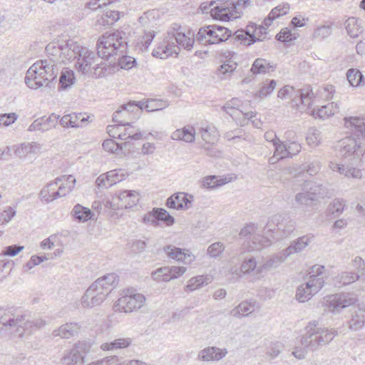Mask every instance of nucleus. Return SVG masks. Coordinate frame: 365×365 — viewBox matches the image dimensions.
<instances>
[{"label":"nucleus","mask_w":365,"mask_h":365,"mask_svg":"<svg viewBox=\"0 0 365 365\" xmlns=\"http://www.w3.org/2000/svg\"><path fill=\"white\" fill-rule=\"evenodd\" d=\"M125 34L116 31L113 33L103 34L96 43L97 53L83 47L75 67L83 73L91 72L96 78L105 76L108 69L103 60H108L114 55L120 54L126 48Z\"/></svg>","instance_id":"1"},{"label":"nucleus","mask_w":365,"mask_h":365,"mask_svg":"<svg viewBox=\"0 0 365 365\" xmlns=\"http://www.w3.org/2000/svg\"><path fill=\"white\" fill-rule=\"evenodd\" d=\"M304 331L301 338L303 349L292 352L299 359L304 358L305 349L315 351L319 346L329 344L337 335L336 330L319 327L316 321L310 322L304 328Z\"/></svg>","instance_id":"2"},{"label":"nucleus","mask_w":365,"mask_h":365,"mask_svg":"<svg viewBox=\"0 0 365 365\" xmlns=\"http://www.w3.org/2000/svg\"><path fill=\"white\" fill-rule=\"evenodd\" d=\"M175 26L177 27L174 26L172 30L168 31L163 41L153 49L152 52L153 56L165 59L173 54L177 56L180 47L187 51L193 48L196 42L195 36L193 38L187 36L184 32L179 31L181 28L180 26Z\"/></svg>","instance_id":"3"},{"label":"nucleus","mask_w":365,"mask_h":365,"mask_svg":"<svg viewBox=\"0 0 365 365\" xmlns=\"http://www.w3.org/2000/svg\"><path fill=\"white\" fill-rule=\"evenodd\" d=\"M250 0H215L201 4L203 13H210L214 19L228 21L237 19Z\"/></svg>","instance_id":"4"},{"label":"nucleus","mask_w":365,"mask_h":365,"mask_svg":"<svg viewBox=\"0 0 365 365\" xmlns=\"http://www.w3.org/2000/svg\"><path fill=\"white\" fill-rule=\"evenodd\" d=\"M232 37V31L227 27L217 24L200 27L195 34L196 42L200 45L219 44Z\"/></svg>","instance_id":"5"},{"label":"nucleus","mask_w":365,"mask_h":365,"mask_svg":"<svg viewBox=\"0 0 365 365\" xmlns=\"http://www.w3.org/2000/svg\"><path fill=\"white\" fill-rule=\"evenodd\" d=\"M145 302V297L143 294L138 293L133 288H128L122 291L114 308L115 311L130 313L140 309Z\"/></svg>","instance_id":"6"},{"label":"nucleus","mask_w":365,"mask_h":365,"mask_svg":"<svg viewBox=\"0 0 365 365\" xmlns=\"http://www.w3.org/2000/svg\"><path fill=\"white\" fill-rule=\"evenodd\" d=\"M335 92L334 86L325 85L317 89L314 93L310 86H307L300 91V103L307 108H310L313 103L319 101H329L333 98Z\"/></svg>","instance_id":"7"},{"label":"nucleus","mask_w":365,"mask_h":365,"mask_svg":"<svg viewBox=\"0 0 365 365\" xmlns=\"http://www.w3.org/2000/svg\"><path fill=\"white\" fill-rule=\"evenodd\" d=\"M91 345L86 341H78L73 348L64 352L61 359L63 365H82L84 364L86 354L90 351Z\"/></svg>","instance_id":"8"},{"label":"nucleus","mask_w":365,"mask_h":365,"mask_svg":"<svg viewBox=\"0 0 365 365\" xmlns=\"http://www.w3.org/2000/svg\"><path fill=\"white\" fill-rule=\"evenodd\" d=\"M328 309L336 314L342 309L354 304L357 302L356 295L350 292H341L327 296Z\"/></svg>","instance_id":"9"},{"label":"nucleus","mask_w":365,"mask_h":365,"mask_svg":"<svg viewBox=\"0 0 365 365\" xmlns=\"http://www.w3.org/2000/svg\"><path fill=\"white\" fill-rule=\"evenodd\" d=\"M46 63V59L38 61L28 69L24 81L29 88L37 89L45 84L44 78L46 76L42 67Z\"/></svg>","instance_id":"10"},{"label":"nucleus","mask_w":365,"mask_h":365,"mask_svg":"<svg viewBox=\"0 0 365 365\" xmlns=\"http://www.w3.org/2000/svg\"><path fill=\"white\" fill-rule=\"evenodd\" d=\"M359 138L347 136L339 142L338 148L340 154L344 157L353 155V160L356 162L361 155H364Z\"/></svg>","instance_id":"11"},{"label":"nucleus","mask_w":365,"mask_h":365,"mask_svg":"<svg viewBox=\"0 0 365 365\" xmlns=\"http://www.w3.org/2000/svg\"><path fill=\"white\" fill-rule=\"evenodd\" d=\"M0 323L4 326H9L11 327H16V331L19 336L24 335V326L28 323L25 320V317L22 314L16 316L12 312L11 309H5L0 307Z\"/></svg>","instance_id":"12"},{"label":"nucleus","mask_w":365,"mask_h":365,"mask_svg":"<svg viewBox=\"0 0 365 365\" xmlns=\"http://www.w3.org/2000/svg\"><path fill=\"white\" fill-rule=\"evenodd\" d=\"M272 225H274L277 230L282 232V237L289 236L295 230V222L284 214L273 215L264 227V230L267 232L272 231V229L269 227Z\"/></svg>","instance_id":"13"},{"label":"nucleus","mask_w":365,"mask_h":365,"mask_svg":"<svg viewBox=\"0 0 365 365\" xmlns=\"http://www.w3.org/2000/svg\"><path fill=\"white\" fill-rule=\"evenodd\" d=\"M108 294L93 283L81 298L83 307L91 308L101 304Z\"/></svg>","instance_id":"14"},{"label":"nucleus","mask_w":365,"mask_h":365,"mask_svg":"<svg viewBox=\"0 0 365 365\" xmlns=\"http://www.w3.org/2000/svg\"><path fill=\"white\" fill-rule=\"evenodd\" d=\"M143 221L154 227H158L160 221L163 222L168 226H170L175 223V218L163 208H153L151 212L145 215Z\"/></svg>","instance_id":"15"},{"label":"nucleus","mask_w":365,"mask_h":365,"mask_svg":"<svg viewBox=\"0 0 365 365\" xmlns=\"http://www.w3.org/2000/svg\"><path fill=\"white\" fill-rule=\"evenodd\" d=\"M257 227L254 224L247 225L245 226L240 232V238L245 239V240H252V244L250 245L249 247L254 250H260L263 246L264 243L267 242V240L260 235H256Z\"/></svg>","instance_id":"16"},{"label":"nucleus","mask_w":365,"mask_h":365,"mask_svg":"<svg viewBox=\"0 0 365 365\" xmlns=\"http://www.w3.org/2000/svg\"><path fill=\"white\" fill-rule=\"evenodd\" d=\"M60 116L56 113H51L48 116H42L36 119L29 127L28 130L46 132L57 125Z\"/></svg>","instance_id":"17"},{"label":"nucleus","mask_w":365,"mask_h":365,"mask_svg":"<svg viewBox=\"0 0 365 365\" xmlns=\"http://www.w3.org/2000/svg\"><path fill=\"white\" fill-rule=\"evenodd\" d=\"M193 196L185 192H177L169 197L166 202L168 208L187 210L192 206Z\"/></svg>","instance_id":"18"},{"label":"nucleus","mask_w":365,"mask_h":365,"mask_svg":"<svg viewBox=\"0 0 365 365\" xmlns=\"http://www.w3.org/2000/svg\"><path fill=\"white\" fill-rule=\"evenodd\" d=\"M83 47V46L80 43L72 39L63 41L62 48L63 51H61L62 60H61V61L65 64L66 63V61H77Z\"/></svg>","instance_id":"19"},{"label":"nucleus","mask_w":365,"mask_h":365,"mask_svg":"<svg viewBox=\"0 0 365 365\" xmlns=\"http://www.w3.org/2000/svg\"><path fill=\"white\" fill-rule=\"evenodd\" d=\"M239 259L242 261L240 268V273L244 275L252 274L255 279H259L262 277L258 276L259 264L256 258L252 255H245L242 252L239 256Z\"/></svg>","instance_id":"20"},{"label":"nucleus","mask_w":365,"mask_h":365,"mask_svg":"<svg viewBox=\"0 0 365 365\" xmlns=\"http://www.w3.org/2000/svg\"><path fill=\"white\" fill-rule=\"evenodd\" d=\"M227 351L226 349H220L216 346H208L202 349L197 355L199 360L202 361H220L223 359Z\"/></svg>","instance_id":"21"},{"label":"nucleus","mask_w":365,"mask_h":365,"mask_svg":"<svg viewBox=\"0 0 365 365\" xmlns=\"http://www.w3.org/2000/svg\"><path fill=\"white\" fill-rule=\"evenodd\" d=\"M81 325L78 322H67L62 324L52 332L53 337L60 336L62 339H70L78 334Z\"/></svg>","instance_id":"22"},{"label":"nucleus","mask_w":365,"mask_h":365,"mask_svg":"<svg viewBox=\"0 0 365 365\" xmlns=\"http://www.w3.org/2000/svg\"><path fill=\"white\" fill-rule=\"evenodd\" d=\"M354 165H356V163H352L351 165L345 166L343 164H339L334 162H330L329 168L331 170L334 172H338L341 175H344L347 178H360L361 177V170L356 169L354 167Z\"/></svg>","instance_id":"23"},{"label":"nucleus","mask_w":365,"mask_h":365,"mask_svg":"<svg viewBox=\"0 0 365 365\" xmlns=\"http://www.w3.org/2000/svg\"><path fill=\"white\" fill-rule=\"evenodd\" d=\"M312 237L304 235L294 240L290 245L283 250L282 255L287 258L293 253H297L303 250L312 241Z\"/></svg>","instance_id":"24"},{"label":"nucleus","mask_w":365,"mask_h":365,"mask_svg":"<svg viewBox=\"0 0 365 365\" xmlns=\"http://www.w3.org/2000/svg\"><path fill=\"white\" fill-rule=\"evenodd\" d=\"M119 277L115 273H110L98 278L93 283L106 293L109 294L118 283Z\"/></svg>","instance_id":"25"},{"label":"nucleus","mask_w":365,"mask_h":365,"mask_svg":"<svg viewBox=\"0 0 365 365\" xmlns=\"http://www.w3.org/2000/svg\"><path fill=\"white\" fill-rule=\"evenodd\" d=\"M63 41L62 40L56 42H51L46 46V51L50 57L48 60V61L55 63H62L61 60H62L61 51H63Z\"/></svg>","instance_id":"26"},{"label":"nucleus","mask_w":365,"mask_h":365,"mask_svg":"<svg viewBox=\"0 0 365 365\" xmlns=\"http://www.w3.org/2000/svg\"><path fill=\"white\" fill-rule=\"evenodd\" d=\"M14 153L19 158H24L29 154L37 153L41 146L36 142L24 143L19 145H14Z\"/></svg>","instance_id":"27"},{"label":"nucleus","mask_w":365,"mask_h":365,"mask_svg":"<svg viewBox=\"0 0 365 365\" xmlns=\"http://www.w3.org/2000/svg\"><path fill=\"white\" fill-rule=\"evenodd\" d=\"M118 198L121 207L125 209L131 208L138 202L139 194L133 190H123L120 192Z\"/></svg>","instance_id":"28"},{"label":"nucleus","mask_w":365,"mask_h":365,"mask_svg":"<svg viewBox=\"0 0 365 365\" xmlns=\"http://www.w3.org/2000/svg\"><path fill=\"white\" fill-rule=\"evenodd\" d=\"M308 192L312 195L314 200L329 197L331 195L327 184H319L317 182H311Z\"/></svg>","instance_id":"29"},{"label":"nucleus","mask_w":365,"mask_h":365,"mask_svg":"<svg viewBox=\"0 0 365 365\" xmlns=\"http://www.w3.org/2000/svg\"><path fill=\"white\" fill-rule=\"evenodd\" d=\"M249 30L251 36L248 44H253L257 41H262L267 38V28L264 26H257L256 24L250 23Z\"/></svg>","instance_id":"30"},{"label":"nucleus","mask_w":365,"mask_h":365,"mask_svg":"<svg viewBox=\"0 0 365 365\" xmlns=\"http://www.w3.org/2000/svg\"><path fill=\"white\" fill-rule=\"evenodd\" d=\"M195 128L192 126H185L182 129H178L174 131L171 138L175 140L192 143L195 140Z\"/></svg>","instance_id":"31"},{"label":"nucleus","mask_w":365,"mask_h":365,"mask_svg":"<svg viewBox=\"0 0 365 365\" xmlns=\"http://www.w3.org/2000/svg\"><path fill=\"white\" fill-rule=\"evenodd\" d=\"M164 250L170 258L177 261H185L187 259L189 262H191L192 259V256L185 252V250L173 245L165 247Z\"/></svg>","instance_id":"32"},{"label":"nucleus","mask_w":365,"mask_h":365,"mask_svg":"<svg viewBox=\"0 0 365 365\" xmlns=\"http://www.w3.org/2000/svg\"><path fill=\"white\" fill-rule=\"evenodd\" d=\"M71 215L76 221L85 222L91 220L94 214L89 208L77 204L73 207Z\"/></svg>","instance_id":"33"},{"label":"nucleus","mask_w":365,"mask_h":365,"mask_svg":"<svg viewBox=\"0 0 365 365\" xmlns=\"http://www.w3.org/2000/svg\"><path fill=\"white\" fill-rule=\"evenodd\" d=\"M302 89L295 91L292 86H285L281 88L277 93V97L281 99H286L287 98H293L292 102L296 106H299L300 103V91Z\"/></svg>","instance_id":"34"},{"label":"nucleus","mask_w":365,"mask_h":365,"mask_svg":"<svg viewBox=\"0 0 365 365\" xmlns=\"http://www.w3.org/2000/svg\"><path fill=\"white\" fill-rule=\"evenodd\" d=\"M131 343L132 339L130 338H119L110 342L102 344L101 348L103 351L125 349L128 347Z\"/></svg>","instance_id":"35"},{"label":"nucleus","mask_w":365,"mask_h":365,"mask_svg":"<svg viewBox=\"0 0 365 365\" xmlns=\"http://www.w3.org/2000/svg\"><path fill=\"white\" fill-rule=\"evenodd\" d=\"M120 19V12L115 10L107 9L104 11L101 19L97 20V24L103 26H110L114 24Z\"/></svg>","instance_id":"36"},{"label":"nucleus","mask_w":365,"mask_h":365,"mask_svg":"<svg viewBox=\"0 0 365 365\" xmlns=\"http://www.w3.org/2000/svg\"><path fill=\"white\" fill-rule=\"evenodd\" d=\"M81 113H72L70 114L64 115L59 120L60 125L63 128H78L81 127V123L79 122Z\"/></svg>","instance_id":"37"},{"label":"nucleus","mask_w":365,"mask_h":365,"mask_svg":"<svg viewBox=\"0 0 365 365\" xmlns=\"http://www.w3.org/2000/svg\"><path fill=\"white\" fill-rule=\"evenodd\" d=\"M273 71L274 68L269 62L261 58L255 59L251 68V71L254 74L266 73Z\"/></svg>","instance_id":"38"},{"label":"nucleus","mask_w":365,"mask_h":365,"mask_svg":"<svg viewBox=\"0 0 365 365\" xmlns=\"http://www.w3.org/2000/svg\"><path fill=\"white\" fill-rule=\"evenodd\" d=\"M365 324V314L362 310H358L351 314L349 321V327L352 331L360 330Z\"/></svg>","instance_id":"39"},{"label":"nucleus","mask_w":365,"mask_h":365,"mask_svg":"<svg viewBox=\"0 0 365 365\" xmlns=\"http://www.w3.org/2000/svg\"><path fill=\"white\" fill-rule=\"evenodd\" d=\"M254 312V304L250 302L243 301L238 306L232 309L230 314L233 317H242L248 316Z\"/></svg>","instance_id":"40"},{"label":"nucleus","mask_w":365,"mask_h":365,"mask_svg":"<svg viewBox=\"0 0 365 365\" xmlns=\"http://www.w3.org/2000/svg\"><path fill=\"white\" fill-rule=\"evenodd\" d=\"M42 68L44 69V73L46 76L44 78L45 85L46 86H48L49 83L53 82L57 77V63L50 62L46 59V63H43Z\"/></svg>","instance_id":"41"},{"label":"nucleus","mask_w":365,"mask_h":365,"mask_svg":"<svg viewBox=\"0 0 365 365\" xmlns=\"http://www.w3.org/2000/svg\"><path fill=\"white\" fill-rule=\"evenodd\" d=\"M130 145L129 142L118 143L113 139H107L103 143V148L106 151L115 154H118L120 152L123 151V148L126 149L127 147Z\"/></svg>","instance_id":"42"},{"label":"nucleus","mask_w":365,"mask_h":365,"mask_svg":"<svg viewBox=\"0 0 365 365\" xmlns=\"http://www.w3.org/2000/svg\"><path fill=\"white\" fill-rule=\"evenodd\" d=\"M133 118L131 114L128 113V111L125 110L121 106L118 110H117L113 115V120L115 123L119 124V125L122 126H130V122L129 120H131Z\"/></svg>","instance_id":"43"},{"label":"nucleus","mask_w":365,"mask_h":365,"mask_svg":"<svg viewBox=\"0 0 365 365\" xmlns=\"http://www.w3.org/2000/svg\"><path fill=\"white\" fill-rule=\"evenodd\" d=\"M143 105L142 101H130L126 104L121 105V108L128 111L133 118L136 119L140 116V113L143 110Z\"/></svg>","instance_id":"44"},{"label":"nucleus","mask_w":365,"mask_h":365,"mask_svg":"<svg viewBox=\"0 0 365 365\" xmlns=\"http://www.w3.org/2000/svg\"><path fill=\"white\" fill-rule=\"evenodd\" d=\"M133 128L134 127L130 123V126L123 128V133L118 134V139L122 140H126L128 139L135 140H140L143 136L141 131L140 129H137V130L134 132Z\"/></svg>","instance_id":"45"},{"label":"nucleus","mask_w":365,"mask_h":365,"mask_svg":"<svg viewBox=\"0 0 365 365\" xmlns=\"http://www.w3.org/2000/svg\"><path fill=\"white\" fill-rule=\"evenodd\" d=\"M143 110L145 109L148 112H153L161 110L167 106L166 102L160 99H148L142 101Z\"/></svg>","instance_id":"46"},{"label":"nucleus","mask_w":365,"mask_h":365,"mask_svg":"<svg viewBox=\"0 0 365 365\" xmlns=\"http://www.w3.org/2000/svg\"><path fill=\"white\" fill-rule=\"evenodd\" d=\"M286 258H284V256H280V257H273L267 259L264 264H259L258 267V276L259 277H263V273L269 270V269L272 267H276L279 263L283 262Z\"/></svg>","instance_id":"47"},{"label":"nucleus","mask_w":365,"mask_h":365,"mask_svg":"<svg viewBox=\"0 0 365 365\" xmlns=\"http://www.w3.org/2000/svg\"><path fill=\"white\" fill-rule=\"evenodd\" d=\"M74 73L71 70H66L61 73L59 78V88L64 90L70 87L74 83Z\"/></svg>","instance_id":"48"},{"label":"nucleus","mask_w":365,"mask_h":365,"mask_svg":"<svg viewBox=\"0 0 365 365\" xmlns=\"http://www.w3.org/2000/svg\"><path fill=\"white\" fill-rule=\"evenodd\" d=\"M357 23L358 20L355 17L349 18L345 22L346 31L351 38H356L361 33V29Z\"/></svg>","instance_id":"49"},{"label":"nucleus","mask_w":365,"mask_h":365,"mask_svg":"<svg viewBox=\"0 0 365 365\" xmlns=\"http://www.w3.org/2000/svg\"><path fill=\"white\" fill-rule=\"evenodd\" d=\"M346 78L350 86L356 87L361 84L364 76L359 70L350 68L346 73Z\"/></svg>","instance_id":"50"},{"label":"nucleus","mask_w":365,"mask_h":365,"mask_svg":"<svg viewBox=\"0 0 365 365\" xmlns=\"http://www.w3.org/2000/svg\"><path fill=\"white\" fill-rule=\"evenodd\" d=\"M128 43L126 42V45ZM127 48L125 51L120 54L114 55L113 57L118 56V62L121 68L125 70H129L132 68L136 63V60L129 56H125L123 53L125 52Z\"/></svg>","instance_id":"51"},{"label":"nucleus","mask_w":365,"mask_h":365,"mask_svg":"<svg viewBox=\"0 0 365 365\" xmlns=\"http://www.w3.org/2000/svg\"><path fill=\"white\" fill-rule=\"evenodd\" d=\"M227 182L225 179L219 178L216 175H210L203 178L202 181V186L205 188L214 189L223 185Z\"/></svg>","instance_id":"52"},{"label":"nucleus","mask_w":365,"mask_h":365,"mask_svg":"<svg viewBox=\"0 0 365 365\" xmlns=\"http://www.w3.org/2000/svg\"><path fill=\"white\" fill-rule=\"evenodd\" d=\"M278 142L274 143V155L269 158V161L272 163H274V160L276 158L277 160L284 158H288L287 145L282 143L280 140H277Z\"/></svg>","instance_id":"53"},{"label":"nucleus","mask_w":365,"mask_h":365,"mask_svg":"<svg viewBox=\"0 0 365 365\" xmlns=\"http://www.w3.org/2000/svg\"><path fill=\"white\" fill-rule=\"evenodd\" d=\"M60 181H61V178H57L53 182H51L46 185L45 187H43L39 192L40 198L42 200L46 201V202H50L54 200L55 199H53L52 192L50 194V188L51 187L57 186Z\"/></svg>","instance_id":"54"},{"label":"nucleus","mask_w":365,"mask_h":365,"mask_svg":"<svg viewBox=\"0 0 365 365\" xmlns=\"http://www.w3.org/2000/svg\"><path fill=\"white\" fill-rule=\"evenodd\" d=\"M314 294L312 289L307 287V283L301 284L298 287L296 292V299L299 302H307Z\"/></svg>","instance_id":"55"},{"label":"nucleus","mask_w":365,"mask_h":365,"mask_svg":"<svg viewBox=\"0 0 365 365\" xmlns=\"http://www.w3.org/2000/svg\"><path fill=\"white\" fill-rule=\"evenodd\" d=\"M359 279V274L353 272H343L336 277L341 285L350 284Z\"/></svg>","instance_id":"56"},{"label":"nucleus","mask_w":365,"mask_h":365,"mask_svg":"<svg viewBox=\"0 0 365 365\" xmlns=\"http://www.w3.org/2000/svg\"><path fill=\"white\" fill-rule=\"evenodd\" d=\"M209 278L205 277L204 276L199 275L195 277L191 278L185 287V290L194 291L204 284H208Z\"/></svg>","instance_id":"57"},{"label":"nucleus","mask_w":365,"mask_h":365,"mask_svg":"<svg viewBox=\"0 0 365 365\" xmlns=\"http://www.w3.org/2000/svg\"><path fill=\"white\" fill-rule=\"evenodd\" d=\"M307 283V287L312 289V292L317 293L319 289L324 286V277H319L315 274H311Z\"/></svg>","instance_id":"58"},{"label":"nucleus","mask_w":365,"mask_h":365,"mask_svg":"<svg viewBox=\"0 0 365 365\" xmlns=\"http://www.w3.org/2000/svg\"><path fill=\"white\" fill-rule=\"evenodd\" d=\"M250 36H251V34L249 30V25H247L245 30L240 29L235 31L233 34H232V36L235 41H239L240 43L245 44L246 46L251 45L248 44L250 42Z\"/></svg>","instance_id":"59"},{"label":"nucleus","mask_w":365,"mask_h":365,"mask_svg":"<svg viewBox=\"0 0 365 365\" xmlns=\"http://www.w3.org/2000/svg\"><path fill=\"white\" fill-rule=\"evenodd\" d=\"M334 105L337 108V103H331L325 106H322L320 108H319L316 113V115L320 118H324L327 117H329L334 114L335 111L333 110ZM313 115H315V111L313 110Z\"/></svg>","instance_id":"60"},{"label":"nucleus","mask_w":365,"mask_h":365,"mask_svg":"<svg viewBox=\"0 0 365 365\" xmlns=\"http://www.w3.org/2000/svg\"><path fill=\"white\" fill-rule=\"evenodd\" d=\"M240 105V101L238 98H234L230 101H227L222 109L225 112L229 114L230 116L236 115L237 112L239 111V106Z\"/></svg>","instance_id":"61"},{"label":"nucleus","mask_w":365,"mask_h":365,"mask_svg":"<svg viewBox=\"0 0 365 365\" xmlns=\"http://www.w3.org/2000/svg\"><path fill=\"white\" fill-rule=\"evenodd\" d=\"M331 32V25H322L314 29L313 37L314 38L324 39L329 36Z\"/></svg>","instance_id":"62"},{"label":"nucleus","mask_w":365,"mask_h":365,"mask_svg":"<svg viewBox=\"0 0 365 365\" xmlns=\"http://www.w3.org/2000/svg\"><path fill=\"white\" fill-rule=\"evenodd\" d=\"M168 269V272H166L168 274V277L165 278L166 281H170L171 279H176L180 276H182L186 271V268L184 267H165Z\"/></svg>","instance_id":"63"},{"label":"nucleus","mask_w":365,"mask_h":365,"mask_svg":"<svg viewBox=\"0 0 365 365\" xmlns=\"http://www.w3.org/2000/svg\"><path fill=\"white\" fill-rule=\"evenodd\" d=\"M345 206V201L343 199H335L329 205V212L339 215L344 211Z\"/></svg>","instance_id":"64"}]
</instances>
